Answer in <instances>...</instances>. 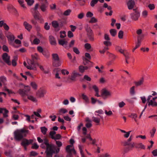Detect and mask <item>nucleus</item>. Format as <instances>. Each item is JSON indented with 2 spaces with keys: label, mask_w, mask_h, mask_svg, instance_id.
Masks as SVG:
<instances>
[{
  "label": "nucleus",
  "mask_w": 157,
  "mask_h": 157,
  "mask_svg": "<svg viewBox=\"0 0 157 157\" xmlns=\"http://www.w3.org/2000/svg\"><path fill=\"white\" fill-rule=\"evenodd\" d=\"M75 40H72L69 44V46H68V48L73 47L75 44Z\"/></svg>",
  "instance_id": "nucleus-44"
},
{
  "label": "nucleus",
  "mask_w": 157,
  "mask_h": 157,
  "mask_svg": "<svg viewBox=\"0 0 157 157\" xmlns=\"http://www.w3.org/2000/svg\"><path fill=\"white\" fill-rule=\"evenodd\" d=\"M148 14V12L147 11L144 10L142 13V15L144 18H146Z\"/></svg>",
  "instance_id": "nucleus-47"
},
{
  "label": "nucleus",
  "mask_w": 157,
  "mask_h": 157,
  "mask_svg": "<svg viewBox=\"0 0 157 157\" xmlns=\"http://www.w3.org/2000/svg\"><path fill=\"white\" fill-rule=\"evenodd\" d=\"M46 93V91L44 90L40 89L36 93V95L40 98L43 97Z\"/></svg>",
  "instance_id": "nucleus-14"
},
{
  "label": "nucleus",
  "mask_w": 157,
  "mask_h": 157,
  "mask_svg": "<svg viewBox=\"0 0 157 157\" xmlns=\"http://www.w3.org/2000/svg\"><path fill=\"white\" fill-rule=\"evenodd\" d=\"M135 5V2L132 0H129L127 3L128 8L129 10H131L134 7Z\"/></svg>",
  "instance_id": "nucleus-18"
},
{
  "label": "nucleus",
  "mask_w": 157,
  "mask_h": 157,
  "mask_svg": "<svg viewBox=\"0 0 157 157\" xmlns=\"http://www.w3.org/2000/svg\"><path fill=\"white\" fill-rule=\"evenodd\" d=\"M93 16V13L90 11L88 12L86 14V16L87 17H92Z\"/></svg>",
  "instance_id": "nucleus-63"
},
{
  "label": "nucleus",
  "mask_w": 157,
  "mask_h": 157,
  "mask_svg": "<svg viewBox=\"0 0 157 157\" xmlns=\"http://www.w3.org/2000/svg\"><path fill=\"white\" fill-rule=\"evenodd\" d=\"M84 47L86 49L88 50L90 49L91 47V45L88 43L85 44Z\"/></svg>",
  "instance_id": "nucleus-52"
},
{
  "label": "nucleus",
  "mask_w": 157,
  "mask_h": 157,
  "mask_svg": "<svg viewBox=\"0 0 157 157\" xmlns=\"http://www.w3.org/2000/svg\"><path fill=\"white\" fill-rule=\"evenodd\" d=\"M52 26L55 28H57L59 26V24L58 22L56 21H53L52 22Z\"/></svg>",
  "instance_id": "nucleus-46"
},
{
  "label": "nucleus",
  "mask_w": 157,
  "mask_h": 157,
  "mask_svg": "<svg viewBox=\"0 0 157 157\" xmlns=\"http://www.w3.org/2000/svg\"><path fill=\"white\" fill-rule=\"evenodd\" d=\"M82 98L85 101L86 103H89V99L86 95H85L84 94H82Z\"/></svg>",
  "instance_id": "nucleus-31"
},
{
  "label": "nucleus",
  "mask_w": 157,
  "mask_h": 157,
  "mask_svg": "<svg viewBox=\"0 0 157 157\" xmlns=\"http://www.w3.org/2000/svg\"><path fill=\"white\" fill-rule=\"evenodd\" d=\"M60 37L61 38H64L66 36V32L64 31H61L60 32Z\"/></svg>",
  "instance_id": "nucleus-49"
},
{
  "label": "nucleus",
  "mask_w": 157,
  "mask_h": 157,
  "mask_svg": "<svg viewBox=\"0 0 157 157\" xmlns=\"http://www.w3.org/2000/svg\"><path fill=\"white\" fill-rule=\"evenodd\" d=\"M40 43V40L36 38H35L33 41V43L35 44H38Z\"/></svg>",
  "instance_id": "nucleus-51"
},
{
  "label": "nucleus",
  "mask_w": 157,
  "mask_h": 157,
  "mask_svg": "<svg viewBox=\"0 0 157 157\" xmlns=\"http://www.w3.org/2000/svg\"><path fill=\"white\" fill-rule=\"evenodd\" d=\"M0 80L3 83L6 82L7 80L6 78L4 76H2L0 77Z\"/></svg>",
  "instance_id": "nucleus-62"
},
{
  "label": "nucleus",
  "mask_w": 157,
  "mask_h": 157,
  "mask_svg": "<svg viewBox=\"0 0 157 157\" xmlns=\"http://www.w3.org/2000/svg\"><path fill=\"white\" fill-rule=\"evenodd\" d=\"M29 131L25 128L17 129L14 132V138L16 140L20 141L24 137L26 136L29 133Z\"/></svg>",
  "instance_id": "nucleus-2"
},
{
  "label": "nucleus",
  "mask_w": 157,
  "mask_h": 157,
  "mask_svg": "<svg viewBox=\"0 0 157 157\" xmlns=\"http://www.w3.org/2000/svg\"><path fill=\"white\" fill-rule=\"evenodd\" d=\"M151 10H152L155 9V6L154 4H150L147 6Z\"/></svg>",
  "instance_id": "nucleus-56"
},
{
  "label": "nucleus",
  "mask_w": 157,
  "mask_h": 157,
  "mask_svg": "<svg viewBox=\"0 0 157 157\" xmlns=\"http://www.w3.org/2000/svg\"><path fill=\"white\" fill-rule=\"evenodd\" d=\"M83 64L85 65H86L87 64L89 63H90L91 64H92V63L90 62L89 60L87 59L86 58H83Z\"/></svg>",
  "instance_id": "nucleus-37"
},
{
  "label": "nucleus",
  "mask_w": 157,
  "mask_h": 157,
  "mask_svg": "<svg viewBox=\"0 0 157 157\" xmlns=\"http://www.w3.org/2000/svg\"><path fill=\"white\" fill-rule=\"evenodd\" d=\"M62 63L61 61L59 59L57 60L53 61L52 65L53 66L55 67H58L60 66Z\"/></svg>",
  "instance_id": "nucleus-23"
},
{
  "label": "nucleus",
  "mask_w": 157,
  "mask_h": 157,
  "mask_svg": "<svg viewBox=\"0 0 157 157\" xmlns=\"http://www.w3.org/2000/svg\"><path fill=\"white\" fill-rule=\"evenodd\" d=\"M103 44L106 46H110L111 45V43L110 40H105L103 42Z\"/></svg>",
  "instance_id": "nucleus-48"
},
{
  "label": "nucleus",
  "mask_w": 157,
  "mask_h": 157,
  "mask_svg": "<svg viewBox=\"0 0 157 157\" xmlns=\"http://www.w3.org/2000/svg\"><path fill=\"white\" fill-rule=\"evenodd\" d=\"M98 2V0H92L90 2V5L92 7H93Z\"/></svg>",
  "instance_id": "nucleus-53"
},
{
  "label": "nucleus",
  "mask_w": 157,
  "mask_h": 157,
  "mask_svg": "<svg viewBox=\"0 0 157 157\" xmlns=\"http://www.w3.org/2000/svg\"><path fill=\"white\" fill-rule=\"evenodd\" d=\"M86 29L87 32V34L88 35L93 34L92 30L87 24L86 25Z\"/></svg>",
  "instance_id": "nucleus-24"
},
{
  "label": "nucleus",
  "mask_w": 157,
  "mask_h": 157,
  "mask_svg": "<svg viewBox=\"0 0 157 157\" xmlns=\"http://www.w3.org/2000/svg\"><path fill=\"white\" fill-rule=\"evenodd\" d=\"M135 86H133L130 89V94L132 95H134L135 94Z\"/></svg>",
  "instance_id": "nucleus-30"
},
{
  "label": "nucleus",
  "mask_w": 157,
  "mask_h": 157,
  "mask_svg": "<svg viewBox=\"0 0 157 157\" xmlns=\"http://www.w3.org/2000/svg\"><path fill=\"white\" fill-rule=\"evenodd\" d=\"M8 40L10 42V44H11V42L15 39V37L14 36L10 33H9L6 35Z\"/></svg>",
  "instance_id": "nucleus-15"
},
{
  "label": "nucleus",
  "mask_w": 157,
  "mask_h": 157,
  "mask_svg": "<svg viewBox=\"0 0 157 157\" xmlns=\"http://www.w3.org/2000/svg\"><path fill=\"white\" fill-rule=\"evenodd\" d=\"M156 129L154 127L153 128L150 132V133L151 134V137H153L154 134L156 132Z\"/></svg>",
  "instance_id": "nucleus-39"
},
{
  "label": "nucleus",
  "mask_w": 157,
  "mask_h": 157,
  "mask_svg": "<svg viewBox=\"0 0 157 157\" xmlns=\"http://www.w3.org/2000/svg\"><path fill=\"white\" fill-rule=\"evenodd\" d=\"M111 95L110 91L105 89H103L101 91V96L104 99H106L108 97H110Z\"/></svg>",
  "instance_id": "nucleus-7"
},
{
  "label": "nucleus",
  "mask_w": 157,
  "mask_h": 157,
  "mask_svg": "<svg viewBox=\"0 0 157 157\" xmlns=\"http://www.w3.org/2000/svg\"><path fill=\"white\" fill-rule=\"evenodd\" d=\"M22 88L24 89H19L17 92L21 96L24 97L28 94V93L30 90L31 89L28 86L23 85Z\"/></svg>",
  "instance_id": "nucleus-3"
},
{
  "label": "nucleus",
  "mask_w": 157,
  "mask_h": 157,
  "mask_svg": "<svg viewBox=\"0 0 157 157\" xmlns=\"http://www.w3.org/2000/svg\"><path fill=\"white\" fill-rule=\"evenodd\" d=\"M120 131L122 133H124L125 134L124 135V137L125 138H128L129 137L130 134V132H131V131H129L128 132H126L125 131L120 129Z\"/></svg>",
  "instance_id": "nucleus-26"
},
{
  "label": "nucleus",
  "mask_w": 157,
  "mask_h": 157,
  "mask_svg": "<svg viewBox=\"0 0 157 157\" xmlns=\"http://www.w3.org/2000/svg\"><path fill=\"white\" fill-rule=\"evenodd\" d=\"M52 56L53 61L57 60L59 59V56L56 53H54L52 54Z\"/></svg>",
  "instance_id": "nucleus-35"
},
{
  "label": "nucleus",
  "mask_w": 157,
  "mask_h": 157,
  "mask_svg": "<svg viewBox=\"0 0 157 157\" xmlns=\"http://www.w3.org/2000/svg\"><path fill=\"white\" fill-rule=\"evenodd\" d=\"M105 113L106 115L109 116H110L113 114V113L111 110L107 111L106 110H105Z\"/></svg>",
  "instance_id": "nucleus-64"
},
{
  "label": "nucleus",
  "mask_w": 157,
  "mask_h": 157,
  "mask_svg": "<svg viewBox=\"0 0 157 157\" xmlns=\"http://www.w3.org/2000/svg\"><path fill=\"white\" fill-rule=\"evenodd\" d=\"M83 78L86 81H90L91 80V78L87 75H85L84 76Z\"/></svg>",
  "instance_id": "nucleus-58"
},
{
  "label": "nucleus",
  "mask_w": 157,
  "mask_h": 157,
  "mask_svg": "<svg viewBox=\"0 0 157 157\" xmlns=\"http://www.w3.org/2000/svg\"><path fill=\"white\" fill-rule=\"evenodd\" d=\"M67 36L70 38L73 37L74 35L72 32L70 31H68L67 33Z\"/></svg>",
  "instance_id": "nucleus-60"
},
{
  "label": "nucleus",
  "mask_w": 157,
  "mask_h": 157,
  "mask_svg": "<svg viewBox=\"0 0 157 157\" xmlns=\"http://www.w3.org/2000/svg\"><path fill=\"white\" fill-rule=\"evenodd\" d=\"M26 96H27L28 99H29V100L33 102H36L37 101V100H36V98L34 97L33 96L30 95H28V94H26Z\"/></svg>",
  "instance_id": "nucleus-27"
},
{
  "label": "nucleus",
  "mask_w": 157,
  "mask_h": 157,
  "mask_svg": "<svg viewBox=\"0 0 157 157\" xmlns=\"http://www.w3.org/2000/svg\"><path fill=\"white\" fill-rule=\"evenodd\" d=\"M30 85L35 90H36L37 89V84L35 82H31L30 83Z\"/></svg>",
  "instance_id": "nucleus-40"
},
{
  "label": "nucleus",
  "mask_w": 157,
  "mask_h": 157,
  "mask_svg": "<svg viewBox=\"0 0 157 157\" xmlns=\"http://www.w3.org/2000/svg\"><path fill=\"white\" fill-rule=\"evenodd\" d=\"M85 121L86 122L85 125L87 128H90L92 127V121L89 117H87L86 118Z\"/></svg>",
  "instance_id": "nucleus-17"
},
{
  "label": "nucleus",
  "mask_w": 157,
  "mask_h": 157,
  "mask_svg": "<svg viewBox=\"0 0 157 157\" xmlns=\"http://www.w3.org/2000/svg\"><path fill=\"white\" fill-rule=\"evenodd\" d=\"M79 75H80L78 73L76 72L75 71H74L71 75L70 79L72 81H74L76 77Z\"/></svg>",
  "instance_id": "nucleus-20"
},
{
  "label": "nucleus",
  "mask_w": 157,
  "mask_h": 157,
  "mask_svg": "<svg viewBox=\"0 0 157 157\" xmlns=\"http://www.w3.org/2000/svg\"><path fill=\"white\" fill-rule=\"evenodd\" d=\"M32 59L34 61L35 60H37L39 59V56L36 53L34 55L32 56Z\"/></svg>",
  "instance_id": "nucleus-43"
},
{
  "label": "nucleus",
  "mask_w": 157,
  "mask_h": 157,
  "mask_svg": "<svg viewBox=\"0 0 157 157\" xmlns=\"http://www.w3.org/2000/svg\"><path fill=\"white\" fill-rule=\"evenodd\" d=\"M58 42L59 44L63 46L66 48H68V42L65 39L59 40Z\"/></svg>",
  "instance_id": "nucleus-13"
},
{
  "label": "nucleus",
  "mask_w": 157,
  "mask_h": 157,
  "mask_svg": "<svg viewBox=\"0 0 157 157\" xmlns=\"http://www.w3.org/2000/svg\"><path fill=\"white\" fill-rule=\"evenodd\" d=\"M71 12L70 10H68L65 11L63 13V15L65 16H68L69 15Z\"/></svg>",
  "instance_id": "nucleus-54"
},
{
  "label": "nucleus",
  "mask_w": 157,
  "mask_h": 157,
  "mask_svg": "<svg viewBox=\"0 0 157 157\" xmlns=\"http://www.w3.org/2000/svg\"><path fill=\"white\" fill-rule=\"evenodd\" d=\"M92 119L93 121L98 124L100 123L101 120L100 118L95 117H92Z\"/></svg>",
  "instance_id": "nucleus-29"
},
{
  "label": "nucleus",
  "mask_w": 157,
  "mask_h": 157,
  "mask_svg": "<svg viewBox=\"0 0 157 157\" xmlns=\"http://www.w3.org/2000/svg\"><path fill=\"white\" fill-rule=\"evenodd\" d=\"M78 69H79V71L81 73H83L85 71V70H84V66H83L82 65L80 66L79 67Z\"/></svg>",
  "instance_id": "nucleus-55"
},
{
  "label": "nucleus",
  "mask_w": 157,
  "mask_h": 157,
  "mask_svg": "<svg viewBox=\"0 0 157 157\" xmlns=\"http://www.w3.org/2000/svg\"><path fill=\"white\" fill-rule=\"evenodd\" d=\"M133 10V12L130 14L131 19L134 21H137L140 17V13L137 9H134Z\"/></svg>",
  "instance_id": "nucleus-4"
},
{
  "label": "nucleus",
  "mask_w": 157,
  "mask_h": 157,
  "mask_svg": "<svg viewBox=\"0 0 157 157\" xmlns=\"http://www.w3.org/2000/svg\"><path fill=\"white\" fill-rule=\"evenodd\" d=\"M152 97L151 95L148 96L147 100L148 106H151L152 107L157 106V102L152 99H151Z\"/></svg>",
  "instance_id": "nucleus-6"
},
{
  "label": "nucleus",
  "mask_w": 157,
  "mask_h": 157,
  "mask_svg": "<svg viewBox=\"0 0 157 157\" xmlns=\"http://www.w3.org/2000/svg\"><path fill=\"white\" fill-rule=\"evenodd\" d=\"M2 59L4 61L9 65H11L10 61V57L8 54L6 53H4L2 55Z\"/></svg>",
  "instance_id": "nucleus-8"
},
{
  "label": "nucleus",
  "mask_w": 157,
  "mask_h": 157,
  "mask_svg": "<svg viewBox=\"0 0 157 157\" xmlns=\"http://www.w3.org/2000/svg\"><path fill=\"white\" fill-rule=\"evenodd\" d=\"M17 56H14L13 59L12 60V65L13 66H15L17 65L16 61L17 60Z\"/></svg>",
  "instance_id": "nucleus-33"
},
{
  "label": "nucleus",
  "mask_w": 157,
  "mask_h": 157,
  "mask_svg": "<svg viewBox=\"0 0 157 157\" xmlns=\"http://www.w3.org/2000/svg\"><path fill=\"white\" fill-rule=\"evenodd\" d=\"M33 142V140L32 139L27 140L26 139H24L22 140L21 144L23 146H27L32 143Z\"/></svg>",
  "instance_id": "nucleus-10"
},
{
  "label": "nucleus",
  "mask_w": 157,
  "mask_h": 157,
  "mask_svg": "<svg viewBox=\"0 0 157 157\" xmlns=\"http://www.w3.org/2000/svg\"><path fill=\"white\" fill-rule=\"evenodd\" d=\"M27 4L29 6L32 5L34 2V0H25Z\"/></svg>",
  "instance_id": "nucleus-50"
},
{
  "label": "nucleus",
  "mask_w": 157,
  "mask_h": 157,
  "mask_svg": "<svg viewBox=\"0 0 157 157\" xmlns=\"http://www.w3.org/2000/svg\"><path fill=\"white\" fill-rule=\"evenodd\" d=\"M73 49L74 52H75L76 54H79L80 53V52L77 48L74 47L73 48Z\"/></svg>",
  "instance_id": "nucleus-57"
},
{
  "label": "nucleus",
  "mask_w": 157,
  "mask_h": 157,
  "mask_svg": "<svg viewBox=\"0 0 157 157\" xmlns=\"http://www.w3.org/2000/svg\"><path fill=\"white\" fill-rule=\"evenodd\" d=\"M143 37H144V36H143V35L138 36L137 37V42L141 44V40H142Z\"/></svg>",
  "instance_id": "nucleus-38"
},
{
  "label": "nucleus",
  "mask_w": 157,
  "mask_h": 157,
  "mask_svg": "<svg viewBox=\"0 0 157 157\" xmlns=\"http://www.w3.org/2000/svg\"><path fill=\"white\" fill-rule=\"evenodd\" d=\"M41 131L42 133L44 135H45L46 134L47 131H48L47 128L45 127H40Z\"/></svg>",
  "instance_id": "nucleus-32"
},
{
  "label": "nucleus",
  "mask_w": 157,
  "mask_h": 157,
  "mask_svg": "<svg viewBox=\"0 0 157 157\" xmlns=\"http://www.w3.org/2000/svg\"><path fill=\"white\" fill-rule=\"evenodd\" d=\"M23 25L25 28L28 31H30L32 28V26L28 23L26 21H24Z\"/></svg>",
  "instance_id": "nucleus-22"
},
{
  "label": "nucleus",
  "mask_w": 157,
  "mask_h": 157,
  "mask_svg": "<svg viewBox=\"0 0 157 157\" xmlns=\"http://www.w3.org/2000/svg\"><path fill=\"white\" fill-rule=\"evenodd\" d=\"M97 19L95 17H93L91 18L90 20L89 21V22L91 23H95L97 22Z\"/></svg>",
  "instance_id": "nucleus-45"
},
{
  "label": "nucleus",
  "mask_w": 157,
  "mask_h": 157,
  "mask_svg": "<svg viewBox=\"0 0 157 157\" xmlns=\"http://www.w3.org/2000/svg\"><path fill=\"white\" fill-rule=\"evenodd\" d=\"M49 40L51 44L55 45L56 44V41L54 37L52 36H50L49 37Z\"/></svg>",
  "instance_id": "nucleus-19"
},
{
  "label": "nucleus",
  "mask_w": 157,
  "mask_h": 157,
  "mask_svg": "<svg viewBox=\"0 0 157 157\" xmlns=\"http://www.w3.org/2000/svg\"><path fill=\"white\" fill-rule=\"evenodd\" d=\"M46 149L44 152L45 157H53V155L56 153H58L59 151V148L56 149V146L52 144H49L48 140L46 139H44V142L40 145V147L42 148Z\"/></svg>",
  "instance_id": "nucleus-1"
},
{
  "label": "nucleus",
  "mask_w": 157,
  "mask_h": 157,
  "mask_svg": "<svg viewBox=\"0 0 157 157\" xmlns=\"http://www.w3.org/2000/svg\"><path fill=\"white\" fill-rule=\"evenodd\" d=\"M61 138V136L60 135V134H57L51 138L54 140L56 141H57L56 140H60Z\"/></svg>",
  "instance_id": "nucleus-34"
},
{
  "label": "nucleus",
  "mask_w": 157,
  "mask_h": 157,
  "mask_svg": "<svg viewBox=\"0 0 157 157\" xmlns=\"http://www.w3.org/2000/svg\"><path fill=\"white\" fill-rule=\"evenodd\" d=\"M135 144H136L134 142L130 143V145H131V146L130 147H127L124 149V153H127L132 150L133 148L135 147Z\"/></svg>",
  "instance_id": "nucleus-12"
},
{
  "label": "nucleus",
  "mask_w": 157,
  "mask_h": 157,
  "mask_svg": "<svg viewBox=\"0 0 157 157\" xmlns=\"http://www.w3.org/2000/svg\"><path fill=\"white\" fill-rule=\"evenodd\" d=\"M27 63L28 65L26 66V67L28 69L34 71L36 70V67L35 66L34 61L32 59H29L27 60Z\"/></svg>",
  "instance_id": "nucleus-5"
},
{
  "label": "nucleus",
  "mask_w": 157,
  "mask_h": 157,
  "mask_svg": "<svg viewBox=\"0 0 157 157\" xmlns=\"http://www.w3.org/2000/svg\"><path fill=\"white\" fill-rule=\"evenodd\" d=\"M66 150L67 153H72L75 155L76 154V152L74 148L73 145H67L66 147Z\"/></svg>",
  "instance_id": "nucleus-9"
},
{
  "label": "nucleus",
  "mask_w": 157,
  "mask_h": 157,
  "mask_svg": "<svg viewBox=\"0 0 157 157\" xmlns=\"http://www.w3.org/2000/svg\"><path fill=\"white\" fill-rule=\"evenodd\" d=\"M56 144L57 145L58 147V148H56V149L58 148H59L60 149L59 147L62 146L63 144L62 143L61 141L59 140L56 141Z\"/></svg>",
  "instance_id": "nucleus-42"
},
{
  "label": "nucleus",
  "mask_w": 157,
  "mask_h": 157,
  "mask_svg": "<svg viewBox=\"0 0 157 157\" xmlns=\"http://www.w3.org/2000/svg\"><path fill=\"white\" fill-rule=\"evenodd\" d=\"M33 16L35 19L39 20L40 22L43 21L44 20L42 17L37 11H36L34 12L33 14Z\"/></svg>",
  "instance_id": "nucleus-11"
},
{
  "label": "nucleus",
  "mask_w": 157,
  "mask_h": 157,
  "mask_svg": "<svg viewBox=\"0 0 157 157\" xmlns=\"http://www.w3.org/2000/svg\"><path fill=\"white\" fill-rule=\"evenodd\" d=\"M124 32L122 30H120L118 33V37L120 39L123 38Z\"/></svg>",
  "instance_id": "nucleus-41"
},
{
  "label": "nucleus",
  "mask_w": 157,
  "mask_h": 157,
  "mask_svg": "<svg viewBox=\"0 0 157 157\" xmlns=\"http://www.w3.org/2000/svg\"><path fill=\"white\" fill-rule=\"evenodd\" d=\"M62 73L65 75L66 74L67 75L69 74V72L66 69H62L61 70Z\"/></svg>",
  "instance_id": "nucleus-59"
},
{
  "label": "nucleus",
  "mask_w": 157,
  "mask_h": 157,
  "mask_svg": "<svg viewBox=\"0 0 157 157\" xmlns=\"http://www.w3.org/2000/svg\"><path fill=\"white\" fill-rule=\"evenodd\" d=\"M48 6L47 4L42 3L40 6V8L42 11L44 12L46 11Z\"/></svg>",
  "instance_id": "nucleus-25"
},
{
  "label": "nucleus",
  "mask_w": 157,
  "mask_h": 157,
  "mask_svg": "<svg viewBox=\"0 0 157 157\" xmlns=\"http://www.w3.org/2000/svg\"><path fill=\"white\" fill-rule=\"evenodd\" d=\"M56 132L55 131H51L49 133V135L51 138L54 137L55 135L56 134Z\"/></svg>",
  "instance_id": "nucleus-61"
},
{
  "label": "nucleus",
  "mask_w": 157,
  "mask_h": 157,
  "mask_svg": "<svg viewBox=\"0 0 157 157\" xmlns=\"http://www.w3.org/2000/svg\"><path fill=\"white\" fill-rule=\"evenodd\" d=\"M67 110L66 109L61 108L59 109V114L60 115H62L63 114H64L67 113Z\"/></svg>",
  "instance_id": "nucleus-28"
},
{
  "label": "nucleus",
  "mask_w": 157,
  "mask_h": 157,
  "mask_svg": "<svg viewBox=\"0 0 157 157\" xmlns=\"http://www.w3.org/2000/svg\"><path fill=\"white\" fill-rule=\"evenodd\" d=\"M110 33L111 35L113 36H114L117 34V31L114 29H112L110 30Z\"/></svg>",
  "instance_id": "nucleus-36"
},
{
  "label": "nucleus",
  "mask_w": 157,
  "mask_h": 157,
  "mask_svg": "<svg viewBox=\"0 0 157 157\" xmlns=\"http://www.w3.org/2000/svg\"><path fill=\"white\" fill-rule=\"evenodd\" d=\"M135 147L136 149H145V146L142 143L136 144Z\"/></svg>",
  "instance_id": "nucleus-21"
},
{
  "label": "nucleus",
  "mask_w": 157,
  "mask_h": 157,
  "mask_svg": "<svg viewBox=\"0 0 157 157\" xmlns=\"http://www.w3.org/2000/svg\"><path fill=\"white\" fill-rule=\"evenodd\" d=\"M144 82V78H141L139 80L137 81H135L134 83L136 86H139L143 84Z\"/></svg>",
  "instance_id": "nucleus-16"
}]
</instances>
